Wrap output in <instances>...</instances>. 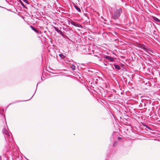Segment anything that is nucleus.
I'll list each match as a JSON object with an SVG mask.
<instances>
[{
  "label": "nucleus",
  "mask_w": 160,
  "mask_h": 160,
  "mask_svg": "<svg viewBox=\"0 0 160 160\" xmlns=\"http://www.w3.org/2000/svg\"><path fill=\"white\" fill-rule=\"evenodd\" d=\"M117 143L116 142H114L113 143V146L115 147L116 146Z\"/></svg>",
  "instance_id": "9d476101"
},
{
  "label": "nucleus",
  "mask_w": 160,
  "mask_h": 160,
  "mask_svg": "<svg viewBox=\"0 0 160 160\" xmlns=\"http://www.w3.org/2000/svg\"><path fill=\"white\" fill-rule=\"evenodd\" d=\"M115 68L118 69H120V67L118 65H115V64L114 65Z\"/></svg>",
  "instance_id": "6e6552de"
},
{
  "label": "nucleus",
  "mask_w": 160,
  "mask_h": 160,
  "mask_svg": "<svg viewBox=\"0 0 160 160\" xmlns=\"http://www.w3.org/2000/svg\"><path fill=\"white\" fill-rule=\"evenodd\" d=\"M152 18L155 21L160 22V20L155 17H152Z\"/></svg>",
  "instance_id": "423d86ee"
},
{
  "label": "nucleus",
  "mask_w": 160,
  "mask_h": 160,
  "mask_svg": "<svg viewBox=\"0 0 160 160\" xmlns=\"http://www.w3.org/2000/svg\"><path fill=\"white\" fill-rule=\"evenodd\" d=\"M106 58L110 60L111 61H113L114 60V59L113 58L110 57L108 56H107L106 57Z\"/></svg>",
  "instance_id": "20e7f679"
},
{
  "label": "nucleus",
  "mask_w": 160,
  "mask_h": 160,
  "mask_svg": "<svg viewBox=\"0 0 160 160\" xmlns=\"http://www.w3.org/2000/svg\"><path fill=\"white\" fill-rule=\"evenodd\" d=\"M72 68L73 70H74L75 68V66L73 65H72Z\"/></svg>",
  "instance_id": "ddd939ff"
},
{
  "label": "nucleus",
  "mask_w": 160,
  "mask_h": 160,
  "mask_svg": "<svg viewBox=\"0 0 160 160\" xmlns=\"http://www.w3.org/2000/svg\"><path fill=\"white\" fill-rule=\"evenodd\" d=\"M30 27L32 29V30H33L35 31V32H38V31L36 28H35L33 27L32 26H31Z\"/></svg>",
  "instance_id": "0eeeda50"
},
{
  "label": "nucleus",
  "mask_w": 160,
  "mask_h": 160,
  "mask_svg": "<svg viewBox=\"0 0 160 160\" xmlns=\"http://www.w3.org/2000/svg\"><path fill=\"white\" fill-rule=\"evenodd\" d=\"M70 22L72 25L75 27H82V26H81V25L75 23V22H73V21H70Z\"/></svg>",
  "instance_id": "f03ea898"
},
{
  "label": "nucleus",
  "mask_w": 160,
  "mask_h": 160,
  "mask_svg": "<svg viewBox=\"0 0 160 160\" xmlns=\"http://www.w3.org/2000/svg\"><path fill=\"white\" fill-rule=\"evenodd\" d=\"M20 3H21V4L22 5V6L25 7L24 4L23 3V2L21 1L20 0Z\"/></svg>",
  "instance_id": "f8f14e48"
},
{
  "label": "nucleus",
  "mask_w": 160,
  "mask_h": 160,
  "mask_svg": "<svg viewBox=\"0 0 160 160\" xmlns=\"http://www.w3.org/2000/svg\"><path fill=\"white\" fill-rule=\"evenodd\" d=\"M122 12V9L121 8H119L114 12V14L112 15V18L115 20L118 19Z\"/></svg>",
  "instance_id": "f257e3e1"
},
{
  "label": "nucleus",
  "mask_w": 160,
  "mask_h": 160,
  "mask_svg": "<svg viewBox=\"0 0 160 160\" xmlns=\"http://www.w3.org/2000/svg\"><path fill=\"white\" fill-rule=\"evenodd\" d=\"M59 56L62 58H63L64 57V56L62 54H59Z\"/></svg>",
  "instance_id": "4468645a"
},
{
  "label": "nucleus",
  "mask_w": 160,
  "mask_h": 160,
  "mask_svg": "<svg viewBox=\"0 0 160 160\" xmlns=\"http://www.w3.org/2000/svg\"><path fill=\"white\" fill-rule=\"evenodd\" d=\"M23 2H26L27 4H28V2L27 0H22Z\"/></svg>",
  "instance_id": "9b49d317"
},
{
  "label": "nucleus",
  "mask_w": 160,
  "mask_h": 160,
  "mask_svg": "<svg viewBox=\"0 0 160 160\" xmlns=\"http://www.w3.org/2000/svg\"><path fill=\"white\" fill-rule=\"evenodd\" d=\"M54 28L58 32H62L60 30H59L56 27H54Z\"/></svg>",
  "instance_id": "1a4fd4ad"
},
{
  "label": "nucleus",
  "mask_w": 160,
  "mask_h": 160,
  "mask_svg": "<svg viewBox=\"0 0 160 160\" xmlns=\"http://www.w3.org/2000/svg\"><path fill=\"white\" fill-rule=\"evenodd\" d=\"M74 6L75 8V9L79 12H81V9H80L75 4H74Z\"/></svg>",
  "instance_id": "39448f33"
},
{
  "label": "nucleus",
  "mask_w": 160,
  "mask_h": 160,
  "mask_svg": "<svg viewBox=\"0 0 160 160\" xmlns=\"http://www.w3.org/2000/svg\"><path fill=\"white\" fill-rule=\"evenodd\" d=\"M141 48L144 50L146 51H147L148 49L147 47L145 46L144 45H141Z\"/></svg>",
  "instance_id": "7ed1b4c3"
}]
</instances>
